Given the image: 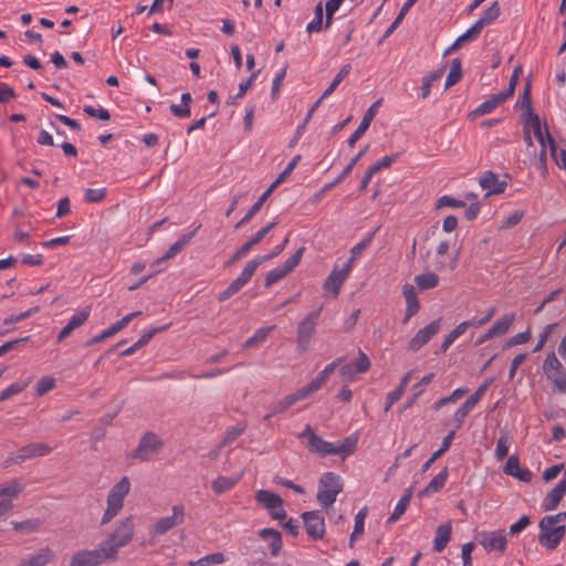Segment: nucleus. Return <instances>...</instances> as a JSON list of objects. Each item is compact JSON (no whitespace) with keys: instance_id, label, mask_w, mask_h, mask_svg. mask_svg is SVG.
<instances>
[{"instance_id":"nucleus-1","label":"nucleus","mask_w":566,"mask_h":566,"mask_svg":"<svg viewBox=\"0 0 566 566\" xmlns=\"http://www.w3.org/2000/svg\"><path fill=\"white\" fill-rule=\"evenodd\" d=\"M298 438L306 441V448L319 457H326L329 454H338L343 458L350 455L357 447L358 439L355 436L346 437L339 444L325 441L310 424L305 426L303 432L300 433Z\"/></svg>"},{"instance_id":"nucleus-2","label":"nucleus","mask_w":566,"mask_h":566,"mask_svg":"<svg viewBox=\"0 0 566 566\" xmlns=\"http://www.w3.org/2000/svg\"><path fill=\"white\" fill-rule=\"evenodd\" d=\"M134 518L128 516L124 518L115 531L101 544L111 559L117 556L118 549L126 546L134 536Z\"/></svg>"},{"instance_id":"nucleus-3","label":"nucleus","mask_w":566,"mask_h":566,"mask_svg":"<svg viewBox=\"0 0 566 566\" xmlns=\"http://www.w3.org/2000/svg\"><path fill=\"white\" fill-rule=\"evenodd\" d=\"M130 482L123 476L107 494V507L102 516L101 524H108L123 509L124 499L129 493Z\"/></svg>"},{"instance_id":"nucleus-4","label":"nucleus","mask_w":566,"mask_h":566,"mask_svg":"<svg viewBox=\"0 0 566 566\" xmlns=\"http://www.w3.org/2000/svg\"><path fill=\"white\" fill-rule=\"evenodd\" d=\"M342 491L343 484L339 476L334 472H326L319 479L317 501L322 507L327 509L334 504Z\"/></svg>"},{"instance_id":"nucleus-5","label":"nucleus","mask_w":566,"mask_h":566,"mask_svg":"<svg viewBox=\"0 0 566 566\" xmlns=\"http://www.w3.org/2000/svg\"><path fill=\"white\" fill-rule=\"evenodd\" d=\"M539 535L538 542L539 544L548 551H554L557 548L559 543L563 541L566 527L565 525H557L553 522H547V518L544 516L538 524Z\"/></svg>"},{"instance_id":"nucleus-6","label":"nucleus","mask_w":566,"mask_h":566,"mask_svg":"<svg viewBox=\"0 0 566 566\" xmlns=\"http://www.w3.org/2000/svg\"><path fill=\"white\" fill-rule=\"evenodd\" d=\"M164 447V441L153 431L146 432L139 440L137 448L132 452V457L145 462L157 455Z\"/></svg>"},{"instance_id":"nucleus-7","label":"nucleus","mask_w":566,"mask_h":566,"mask_svg":"<svg viewBox=\"0 0 566 566\" xmlns=\"http://www.w3.org/2000/svg\"><path fill=\"white\" fill-rule=\"evenodd\" d=\"M321 308L313 311L297 326V352L303 354L308 349L312 336L315 333Z\"/></svg>"},{"instance_id":"nucleus-8","label":"nucleus","mask_w":566,"mask_h":566,"mask_svg":"<svg viewBox=\"0 0 566 566\" xmlns=\"http://www.w3.org/2000/svg\"><path fill=\"white\" fill-rule=\"evenodd\" d=\"M52 451V448L43 442L30 443L20 448L15 455L6 459L4 467L8 468L12 464H20L29 459L35 457L46 455Z\"/></svg>"},{"instance_id":"nucleus-9","label":"nucleus","mask_w":566,"mask_h":566,"mask_svg":"<svg viewBox=\"0 0 566 566\" xmlns=\"http://www.w3.org/2000/svg\"><path fill=\"white\" fill-rule=\"evenodd\" d=\"M491 382L492 379H488L486 381H484L454 412L453 423L455 424V430H459L462 427L464 419L470 413V411L479 403V401L484 396Z\"/></svg>"},{"instance_id":"nucleus-10","label":"nucleus","mask_w":566,"mask_h":566,"mask_svg":"<svg viewBox=\"0 0 566 566\" xmlns=\"http://www.w3.org/2000/svg\"><path fill=\"white\" fill-rule=\"evenodd\" d=\"M304 251L305 248L301 247L291 258L284 262L282 266H277L271 270L265 276V287H270L277 281L284 279L289 273H291L298 265Z\"/></svg>"},{"instance_id":"nucleus-11","label":"nucleus","mask_w":566,"mask_h":566,"mask_svg":"<svg viewBox=\"0 0 566 566\" xmlns=\"http://www.w3.org/2000/svg\"><path fill=\"white\" fill-rule=\"evenodd\" d=\"M185 522V507L181 504L172 506L170 516L160 517L150 528V533L155 535H164L174 527Z\"/></svg>"},{"instance_id":"nucleus-12","label":"nucleus","mask_w":566,"mask_h":566,"mask_svg":"<svg viewBox=\"0 0 566 566\" xmlns=\"http://www.w3.org/2000/svg\"><path fill=\"white\" fill-rule=\"evenodd\" d=\"M107 559H111V557L102 545H99L93 551H80L75 553L71 558L70 566H98Z\"/></svg>"},{"instance_id":"nucleus-13","label":"nucleus","mask_w":566,"mask_h":566,"mask_svg":"<svg viewBox=\"0 0 566 566\" xmlns=\"http://www.w3.org/2000/svg\"><path fill=\"white\" fill-rule=\"evenodd\" d=\"M305 531L313 541L323 539L325 535V521L319 511H308L301 515Z\"/></svg>"},{"instance_id":"nucleus-14","label":"nucleus","mask_w":566,"mask_h":566,"mask_svg":"<svg viewBox=\"0 0 566 566\" xmlns=\"http://www.w3.org/2000/svg\"><path fill=\"white\" fill-rule=\"evenodd\" d=\"M344 358L339 357L332 363H329L314 379H312L306 386L300 388L297 390L298 397L302 399L307 398L315 391L322 388V386L327 381L329 375L335 370V368L343 363Z\"/></svg>"},{"instance_id":"nucleus-15","label":"nucleus","mask_w":566,"mask_h":566,"mask_svg":"<svg viewBox=\"0 0 566 566\" xmlns=\"http://www.w3.org/2000/svg\"><path fill=\"white\" fill-rule=\"evenodd\" d=\"M476 539L489 552L497 551L503 553L507 544V538L503 531H482L476 535Z\"/></svg>"},{"instance_id":"nucleus-16","label":"nucleus","mask_w":566,"mask_h":566,"mask_svg":"<svg viewBox=\"0 0 566 566\" xmlns=\"http://www.w3.org/2000/svg\"><path fill=\"white\" fill-rule=\"evenodd\" d=\"M440 331V321H432L430 324L419 329L417 334L410 339L408 349L411 352L419 350L426 345L438 332Z\"/></svg>"},{"instance_id":"nucleus-17","label":"nucleus","mask_w":566,"mask_h":566,"mask_svg":"<svg viewBox=\"0 0 566 566\" xmlns=\"http://www.w3.org/2000/svg\"><path fill=\"white\" fill-rule=\"evenodd\" d=\"M350 271V263H345L340 270L334 269L325 280L323 289L325 291L332 292L335 297L338 296L340 287Z\"/></svg>"},{"instance_id":"nucleus-18","label":"nucleus","mask_w":566,"mask_h":566,"mask_svg":"<svg viewBox=\"0 0 566 566\" xmlns=\"http://www.w3.org/2000/svg\"><path fill=\"white\" fill-rule=\"evenodd\" d=\"M381 103L382 98H379L374 104H371L369 108L366 111L359 126L347 140L350 147H353L357 143V140L367 132Z\"/></svg>"},{"instance_id":"nucleus-19","label":"nucleus","mask_w":566,"mask_h":566,"mask_svg":"<svg viewBox=\"0 0 566 566\" xmlns=\"http://www.w3.org/2000/svg\"><path fill=\"white\" fill-rule=\"evenodd\" d=\"M368 150V145L364 147L352 160L350 163L345 167V169L342 171V176H338L335 180L332 182L326 184L317 193L314 195L313 201L317 202L321 200V198L333 189L335 186L340 184L353 170L355 165L358 163V160L365 155V153Z\"/></svg>"},{"instance_id":"nucleus-20","label":"nucleus","mask_w":566,"mask_h":566,"mask_svg":"<svg viewBox=\"0 0 566 566\" xmlns=\"http://www.w3.org/2000/svg\"><path fill=\"white\" fill-rule=\"evenodd\" d=\"M370 367V360L368 356L359 349L358 358L353 364L343 365L339 373L344 377L353 378L356 374L365 373Z\"/></svg>"},{"instance_id":"nucleus-21","label":"nucleus","mask_w":566,"mask_h":566,"mask_svg":"<svg viewBox=\"0 0 566 566\" xmlns=\"http://www.w3.org/2000/svg\"><path fill=\"white\" fill-rule=\"evenodd\" d=\"M566 493V475L557 483V485L548 492L543 501L542 507L544 511H553L560 503Z\"/></svg>"},{"instance_id":"nucleus-22","label":"nucleus","mask_w":566,"mask_h":566,"mask_svg":"<svg viewBox=\"0 0 566 566\" xmlns=\"http://www.w3.org/2000/svg\"><path fill=\"white\" fill-rule=\"evenodd\" d=\"M480 186L488 191L486 196L503 193L506 189V182L500 181L493 171H485L482 175Z\"/></svg>"},{"instance_id":"nucleus-23","label":"nucleus","mask_w":566,"mask_h":566,"mask_svg":"<svg viewBox=\"0 0 566 566\" xmlns=\"http://www.w3.org/2000/svg\"><path fill=\"white\" fill-rule=\"evenodd\" d=\"M503 471L505 474L511 475L522 482H530L532 480V472L527 469L521 468L520 459L517 455L509 457Z\"/></svg>"},{"instance_id":"nucleus-24","label":"nucleus","mask_w":566,"mask_h":566,"mask_svg":"<svg viewBox=\"0 0 566 566\" xmlns=\"http://www.w3.org/2000/svg\"><path fill=\"white\" fill-rule=\"evenodd\" d=\"M88 316H90V308H83L80 312H77L76 314H74L70 318L67 324L59 333L57 342H62L65 338H67L75 328L82 326L87 321Z\"/></svg>"},{"instance_id":"nucleus-25","label":"nucleus","mask_w":566,"mask_h":566,"mask_svg":"<svg viewBox=\"0 0 566 566\" xmlns=\"http://www.w3.org/2000/svg\"><path fill=\"white\" fill-rule=\"evenodd\" d=\"M402 294L406 300V315L403 322L407 323L413 315H416L420 308V303L417 297L416 289L411 284H405L402 287Z\"/></svg>"},{"instance_id":"nucleus-26","label":"nucleus","mask_w":566,"mask_h":566,"mask_svg":"<svg viewBox=\"0 0 566 566\" xmlns=\"http://www.w3.org/2000/svg\"><path fill=\"white\" fill-rule=\"evenodd\" d=\"M54 558V553L50 547H43L35 554L23 558L17 566H45Z\"/></svg>"},{"instance_id":"nucleus-27","label":"nucleus","mask_w":566,"mask_h":566,"mask_svg":"<svg viewBox=\"0 0 566 566\" xmlns=\"http://www.w3.org/2000/svg\"><path fill=\"white\" fill-rule=\"evenodd\" d=\"M452 523L448 521L446 524L439 525L436 530L433 551L441 553L451 539Z\"/></svg>"},{"instance_id":"nucleus-28","label":"nucleus","mask_w":566,"mask_h":566,"mask_svg":"<svg viewBox=\"0 0 566 566\" xmlns=\"http://www.w3.org/2000/svg\"><path fill=\"white\" fill-rule=\"evenodd\" d=\"M507 98L502 94L501 92L497 94H493L490 98H488L485 102L480 104L474 111V116H483L486 114L492 113L500 104L505 102Z\"/></svg>"},{"instance_id":"nucleus-29","label":"nucleus","mask_w":566,"mask_h":566,"mask_svg":"<svg viewBox=\"0 0 566 566\" xmlns=\"http://www.w3.org/2000/svg\"><path fill=\"white\" fill-rule=\"evenodd\" d=\"M260 537L270 539V551L272 556H277L282 548L281 533L274 528H263L259 532Z\"/></svg>"},{"instance_id":"nucleus-30","label":"nucleus","mask_w":566,"mask_h":566,"mask_svg":"<svg viewBox=\"0 0 566 566\" xmlns=\"http://www.w3.org/2000/svg\"><path fill=\"white\" fill-rule=\"evenodd\" d=\"M243 473H239L234 476H218L211 484V488L216 494H222L231 490L242 478Z\"/></svg>"},{"instance_id":"nucleus-31","label":"nucleus","mask_w":566,"mask_h":566,"mask_svg":"<svg viewBox=\"0 0 566 566\" xmlns=\"http://www.w3.org/2000/svg\"><path fill=\"white\" fill-rule=\"evenodd\" d=\"M515 321L514 314H505L501 318H499L490 328H489V335L490 336H502L506 334L512 326V324Z\"/></svg>"},{"instance_id":"nucleus-32","label":"nucleus","mask_w":566,"mask_h":566,"mask_svg":"<svg viewBox=\"0 0 566 566\" xmlns=\"http://www.w3.org/2000/svg\"><path fill=\"white\" fill-rule=\"evenodd\" d=\"M256 501L263 504L268 510H275L283 505L282 499L268 490H260L256 493Z\"/></svg>"},{"instance_id":"nucleus-33","label":"nucleus","mask_w":566,"mask_h":566,"mask_svg":"<svg viewBox=\"0 0 566 566\" xmlns=\"http://www.w3.org/2000/svg\"><path fill=\"white\" fill-rule=\"evenodd\" d=\"M501 13V7L497 1H494L488 9H485L481 18L475 22L478 27L483 30L485 25L492 24L497 20Z\"/></svg>"},{"instance_id":"nucleus-34","label":"nucleus","mask_w":566,"mask_h":566,"mask_svg":"<svg viewBox=\"0 0 566 566\" xmlns=\"http://www.w3.org/2000/svg\"><path fill=\"white\" fill-rule=\"evenodd\" d=\"M439 282V276L433 272H426L415 276V283L421 291L434 289Z\"/></svg>"},{"instance_id":"nucleus-35","label":"nucleus","mask_w":566,"mask_h":566,"mask_svg":"<svg viewBox=\"0 0 566 566\" xmlns=\"http://www.w3.org/2000/svg\"><path fill=\"white\" fill-rule=\"evenodd\" d=\"M367 513H368V509H367V506H364L355 515V525H354V530H353V533H352L350 539H349L350 547H353L356 539L364 534L365 520L367 517Z\"/></svg>"},{"instance_id":"nucleus-36","label":"nucleus","mask_w":566,"mask_h":566,"mask_svg":"<svg viewBox=\"0 0 566 566\" xmlns=\"http://www.w3.org/2000/svg\"><path fill=\"white\" fill-rule=\"evenodd\" d=\"M273 189L272 188H268L261 196L260 198L256 200L255 203H253V206L249 209V211L247 212V214L237 223L235 228H240L241 226L248 223L261 209V207L263 206V203L266 201V199L269 198V196L272 193Z\"/></svg>"},{"instance_id":"nucleus-37","label":"nucleus","mask_w":566,"mask_h":566,"mask_svg":"<svg viewBox=\"0 0 566 566\" xmlns=\"http://www.w3.org/2000/svg\"><path fill=\"white\" fill-rule=\"evenodd\" d=\"M411 497H412V490L408 489L405 492V494L401 496V499L398 501V503L396 504V507H395L394 512L391 513V515L388 517L387 522L389 524L395 523L400 518V516L408 509Z\"/></svg>"},{"instance_id":"nucleus-38","label":"nucleus","mask_w":566,"mask_h":566,"mask_svg":"<svg viewBox=\"0 0 566 566\" xmlns=\"http://www.w3.org/2000/svg\"><path fill=\"white\" fill-rule=\"evenodd\" d=\"M192 97L190 93H184L181 95V105L171 104L170 112L178 118H188L191 115L190 103Z\"/></svg>"},{"instance_id":"nucleus-39","label":"nucleus","mask_w":566,"mask_h":566,"mask_svg":"<svg viewBox=\"0 0 566 566\" xmlns=\"http://www.w3.org/2000/svg\"><path fill=\"white\" fill-rule=\"evenodd\" d=\"M11 525L18 533L30 534L40 530L42 522L39 518H28L22 522L12 521Z\"/></svg>"},{"instance_id":"nucleus-40","label":"nucleus","mask_w":566,"mask_h":566,"mask_svg":"<svg viewBox=\"0 0 566 566\" xmlns=\"http://www.w3.org/2000/svg\"><path fill=\"white\" fill-rule=\"evenodd\" d=\"M448 468H444L429 482V484L424 488V490L421 493L427 495L439 492L444 486L448 480Z\"/></svg>"},{"instance_id":"nucleus-41","label":"nucleus","mask_w":566,"mask_h":566,"mask_svg":"<svg viewBox=\"0 0 566 566\" xmlns=\"http://www.w3.org/2000/svg\"><path fill=\"white\" fill-rule=\"evenodd\" d=\"M24 490V484L17 479L10 480L7 483L0 484V496L9 499L18 496Z\"/></svg>"},{"instance_id":"nucleus-42","label":"nucleus","mask_w":566,"mask_h":566,"mask_svg":"<svg viewBox=\"0 0 566 566\" xmlns=\"http://www.w3.org/2000/svg\"><path fill=\"white\" fill-rule=\"evenodd\" d=\"M274 328L275 326L272 325L256 329L253 336H251L243 343V348L254 347L259 344H262Z\"/></svg>"},{"instance_id":"nucleus-43","label":"nucleus","mask_w":566,"mask_h":566,"mask_svg":"<svg viewBox=\"0 0 566 566\" xmlns=\"http://www.w3.org/2000/svg\"><path fill=\"white\" fill-rule=\"evenodd\" d=\"M543 370L548 378H552L554 374L563 370V365L556 357L554 352H551L543 364Z\"/></svg>"},{"instance_id":"nucleus-44","label":"nucleus","mask_w":566,"mask_h":566,"mask_svg":"<svg viewBox=\"0 0 566 566\" xmlns=\"http://www.w3.org/2000/svg\"><path fill=\"white\" fill-rule=\"evenodd\" d=\"M276 226V222H271L265 227L261 228L249 241H247L242 247L245 248V251L249 253L250 250L259 244L263 238Z\"/></svg>"},{"instance_id":"nucleus-45","label":"nucleus","mask_w":566,"mask_h":566,"mask_svg":"<svg viewBox=\"0 0 566 566\" xmlns=\"http://www.w3.org/2000/svg\"><path fill=\"white\" fill-rule=\"evenodd\" d=\"M302 400L301 397H298V392L295 391L293 394H290L285 396L283 399H281L279 402L275 403L273 407V413H282L286 411L291 406L296 403L297 401Z\"/></svg>"},{"instance_id":"nucleus-46","label":"nucleus","mask_w":566,"mask_h":566,"mask_svg":"<svg viewBox=\"0 0 566 566\" xmlns=\"http://www.w3.org/2000/svg\"><path fill=\"white\" fill-rule=\"evenodd\" d=\"M245 427H247L245 424L239 423L234 427L229 428L226 431L224 437L219 444V449L235 441L244 432Z\"/></svg>"},{"instance_id":"nucleus-47","label":"nucleus","mask_w":566,"mask_h":566,"mask_svg":"<svg viewBox=\"0 0 566 566\" xmlns=\"http://www.w3.org/2000/svg\"><path fill=\"white\" fill-rule=\"evenodd\" d=\"M323 3L319 1L315 7V17L307 24L306 31L308 33L319 32L323 28Z\"/></svg>"},{"instance_id":"nucleus-48","label":"nucleus","mask_w":566,"mask_h":566,"mask_svg":"<svg viewBox=\"0 0 566 566\" xmlns=\"http://www.w3.org/2000/svg\"><path fill=\"white\" fill-rule=\"evenodd\" d=\"M527 126L533 129L536 139L541 144V147L545 148L544 138L546 137V132L544 133L542 130L538 115L531 114V117L527 119Z\"/></svg>"},{"instance_id":"nucleus-49","label":"nucleus","mask_w":566,"mask_h":566,"mask_svg":"<svg viewBox=\"0 0 566 566\" xmlns=\"http://www.w3.org/2000/svg\"><path fill=\"white\" fill-rule=\"evenodd\" d=\"M510 444H511L510 436L507 433H502L500 436V438L497 439L496 448H495V458L497 460H503L507 455Z\"/></svg>"},{"instance_id":"nucleus-50","label":"nucleus","mask_w":566,"mask_h":566,"mask_svg":"<svg viewBox=\"0 0 566 566\" xmlns=\"http://www.w3.org/2000/svg\"><path fill=\"white\" fill-rule=\"evenodd\" d=\"M260 262L259 261H249L244 269L242 270L241 274L235 279L242 286H244L253 276L256 269L259 268Z\"/></svg>"},{"instance_id":"nucleus-51","label":"nucleus","mask_w":566,"mask_h":566,"mask_svg":"<svg viewBox=\"0 0 566 566\" xmlns=\"http://www.w3.org/2000/svg\"><path fill=\"white\" fill-rule=\"evenodd\" d=\"M301 158V155H295L289 163V165L285 167V169L279 175L275 181L270 186V188L274 190L282 181H284L295 169Z\"/></svg>"},{"instance_id":"nucleus-52","label":"nucleus","mask_w":566,"mask_h":566,"mask_svg":"<svg viewBox=\"0 0 566 566\" xmlns=\"http://www.w3.org/2000/svg\"><path fill=\"white\" fill-rule=\"evenodd\" d=\"M226 558L222 553H213L210 555H206L198 560H191L189 562V566H206L208 564H222L224 563Z\"/></svg>"},{"instance_id":"nucleus-53","label":"nucleus","mask_w":566,"mask_h":566,"mask_svg":"<svg viewBox=\"0 0 566 566\" xmlns=\"http://www.w3.org/2000/svg\"><path fill=\"white\" fill-rule=\"evenodd\" d=\"M106 188H86L84 190V200L87 203H98L102 202L106 197Z\"/></svg>"},{"instance_id":"nucleus-54","label":"nucleus","mask_w":566,"mask_h":566,"mask_svg":"<svg viewBox=\"0 0 566 566\" xmlns=\"http://www.w3.org/2000/svg\"><path fill=\"white\" fill-rule=\"evenodd\" d=\"M374 238V233H370L367 238L361 240L359 243L354 245L350 250V258L346 263H350V269H353L354 261L357 256H359L363 251L371 243Z\"/></svg>"},{"instance_id":"nucleus-55","label":"nucleus","mask_w":566,"mask_h":566,"mask_svg":"<svg viewBox=\"0 0 566 566\" xmlns=\"http://www.w3.org/2000/svg\"><path fill=\"white\" fill-rule=\"evenodd\" d=\"M521 108L527 113L528 118L531 114H535L532 108L531 102V78H527L522 96L520 97Z\"/></svg>"},{"instance_id":"nucleus-56","label":"nucleus","mask_w":566,"mask_h":566,"mask_svg":"<svg viewBox=\"0 0 566 566\" xmlns=\"http://www.w3.org/2000/svg\"><path fill=\"white\" fill-rule=\"evenodd\" d=\"M200 224L197 226L191 232L189 233H186V234H182L171 247L170 249L176 253L178 254L179 252H181L184 250V248L186 245L189 244V242L191 241V239L195 237V234L197 233V231L200 229Z\"/></svg>"},{"instance_id":"nucleus-57","label":"nucleus","mask_w":566,"mask_h":566,"mask_svg":"<svg viewBox=\"0 0 566 566\" xmlns=\"http://www.w3.org/2000/svg\"><path fill=\"white\" fill-rule=\"evenodd\" d=\"M557 325H558L557 323H552V324H548L545 326L543 332L538 335V340H537L535 347L533 348V353H537L543 349L547 339L549 338V336L552 335L554 329L557 327Z\"/></svg>"},{"instance_id":"nucleus-58","label":"nucleus","mask_w":566,"mask_h":566,"mask_svg":"<svg viewBox=\"0 0 566 566\" xmlns=\"http://www.w3.org/2000/svg\"><path fill=\"white\" fill-rule=\"evenodd\" d=\"M55 387V379L51 376L42 377L35 387L38 396H44Z\"/></svg>"},{"instance_id":"nucleus-59","label":"nucleus","mask_w":566,"mask_h":566,"mask_svg":"<svg viewBox=\"0 0 566 566\" xmlns=\"http://www.w3.org/2000/svg\"><path fill=\"white\" fill-rule=\"evenodd\" d=\"M442 73H432L429 76L422 78L420 98L424 99L429 96L431 86L434 82L439 81Z\"/></svg>"},{"instance_id":"nucleus-60","label":"nucleus","mask_w":566,"mask_h":566,"mask_svg":"<svg viewBox=\"0 0 566 566\" xmlns=\"http://www.w3.org/2000/svg\"><path fill=\"white\" fill-rule=\"evenodd\" d=\"M25 388V384L22 382H13L11 384L7 389H4L0 394V402L13 397L14 395H18Z\"/></svg>"},{"instance_id":"nucleus-61","label":"nucleus","mask_w":566,"mask_h":566,"mask_svg":"<svg viewBox=\"0 0 566 566\" xmlns=\"http://www.w3.org/2000/svg\"><path fill=\"white\" fill-rule=\"evenodd\" d=\"M531 517L528 515H523L517 522L510 526L509 534L514 536L524 531L528 525H531Z\"/></svg>"},{"instance_id":"nucleus-62","label":"nucleus","mask_w":566,"mask_h":566,"mask_svg":"<svg viewBox=\"0 0 566 566\" xmlns=\"http://www.w3.org/2000/svg\"><path fill=\"white\" fill-rule=\"evenodd\" d=\"M84 112L88 116L98 118L101 120H109L111 118L109 112L106 108H95L92 105H86L84 107Z\"/></svg>"},{"instance_id":"nucleus-63","label":"nucleus","mask_w":566,"mask_h":566,"mask_svg":"<svg viewBox=\"0 0 566 566\" xmlns=\"http://www.w3.org/2000/svg\"><path fill=\"white\" fill-rule=\"evenodd\" d=\"M343 0H328L325 4L326 10V23L325 27L328 28L332 23L334 13L339 9Z\"/></svg>"},{"instance_id":"nucleus-64","label":"nucleus","mask_w":566,"mask_h":566,"mask_svg":"<svg viewBox=\"0 0 566 566\" xmlns=\"http://www.w3.org/2000/svg\"><path fill=\"white\" fill-rule=\"evenodd\" d=\"M243 286L237 281V280H233L230 285L219 294L218 296V301L219 302H224L227 301L228 298H230L232 295H234L235 293H238Z\"/></svg>"}]
</instances>
